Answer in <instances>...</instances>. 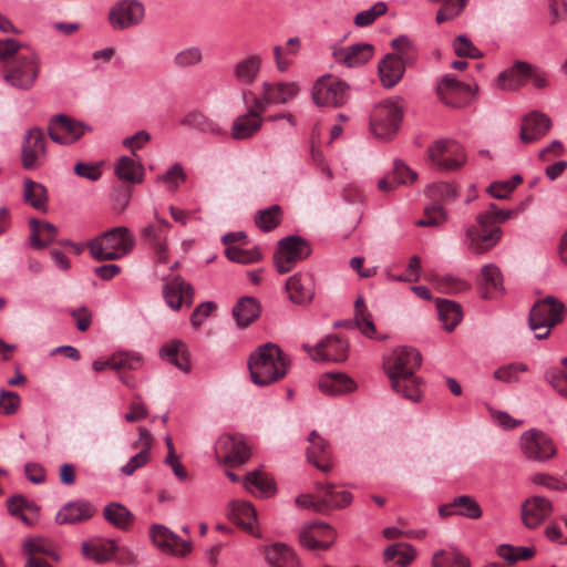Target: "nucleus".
I'll use <instances>...</instances> for the list:
<instances>
[{"label":"nucleus","mask_w":567,"mask_h":567,"mask_svg":"<svg viewBox=\"0 0 567 567\" xmlns=\"http://www.w3.org/2000/svg\"><path fill=\"white\" fill-rule=\"evenodd\" d=\"M421 353L412 347H398L384 360V370L394 392L417 402L422 396V382L415 375L421 367Z\"/></svg>","instance_id":"nucleus-1"},{"label":"nucleus","mask_w":567,"mask_h":567,"mask_svg":"<svg viewBox=\"0 0 567 567\" xmlns=\"http://www.w3.org/2000/svg\"><path fill=\"white\" fill-rule=\"evenodd\" d=\"M289 368L290 358L272 342L259 346L248 358L250 379L260 386L281 380Z\"/></svg>","instance_id":"nucleus-2"},{"label":"nucleus","mask_w":567,"mask_h":567,"mask_svg":"<svg viewBox=\"0 0 567 567\" xmlns=\"http://www.w3.org/2000/svg\"><path fill=\"white\" fill-rule=\"evenodd\" d=\"M135 237L125 226H117L89 240L86 248L97 261L117 260L128 255L135 247Z\"/></svg>","instance_id":"nucleus-3"},{"label":"nucleus","mask_w":567,"mask_h":567,"mask_svg":"<svg viewBox=\"0 0 567 567\" xmlns=\"http://www.w3.org/2000/svg\"><path fill=\"white\" fill-rule=\"evenodd\" d=\"M566 308L565 305L553 296H547L537 301L529 311L528 324L537 339L549 336L553 327L561 322Z\"/></svg>","instance_id":"nucleus-4"},{"label":"nucleus","mask_w":567,"mask_h":567,"mask_svg":"<svg viewBox=\"0 0 567 567\" xmlns=\"http://www.w3.org/2000/svg\"><path fill=\"white\" fill-rule=\"evenodd\" d=\"M403 116L399 99H389L378 103L370 115V128L381 140H391L398 132Z\"/></svg>","instance_id":"nucleus-5"},{"label":"nucleus","mask_w":567,"mask_h":567,"mask_svg":"<svg viewBox=\"0 0 567 567\" xmlns=\"http://www.w3.org/2000/svg\"><path fill=\"white\" fill-rule=\"evenodd\" d=\"M39 75V60L34 52L19 54L8 61L3 68V78L8 84L19 90H29Z\"/></svg>","instance_id":"nucleus-6"},{"label":"nucleus","mask_w":567,"mask_h":567,"mask_svg":"<svg viewBox=\"0 0 567 567\" xmlns=\"http://www.w3.org/2000/svg\"><path fill=\"white\" fill-rule=\"evenodd\" d=\"M427 157L431 166L442 172L458 169L466 162L463 147L453 140L434 142L427 148Z\"/></svg>","instance_id":"nucleus-7"},{"label":"nucleus","mask_w":567,"mask_h":567,"mask_svg":"<svg viewBox=\"0 0 567 567\" xmlns=\"http://www.w3.org/2000/svg\"><path fill=\"white\" fill-rule=\"evenodd\" d=\"M310 254L311 248L307 240L299 236H288L278 241L274 254L275 267L279 274H287Z\"/></svg>","instance_id":"nucleus-8"},{"label":"nucleus","mask_w":567,"mask_h":567,"mask_svg":"<svg viewBox=\"0 0 567 567\" xmlns=\"http://www.w3.org/2000/svg\"><path fill=\"white\" fill-rule=\"evenodd\" d=\"M349 85L332 75L319 78L312 90V99L317 105L339 107L349 100Z\"/></svg>","instance_id":"nucleus-9"},{"label":"nucleus","mask_w":567,"mask_h":567,"mask_svg":"<svg viewBox=\"0 0 567 567\" xmlns=\"http://www.w3.org/2000/svg\"><path fill=\"white\" fill-rule=\"evenodd\" d=\"M154 223L141 230V238L153 254L156 264H167L169 259L167 235L171 224L154 213Z\"/></svg>","instance_id":"nucleus-10"},{"label":"nucleus","mask_w":567,"mask_h":567,"mask_svg":"<svg viewBox=\"0 0 567 567\" xmlns=\"http://www.w3.org/2000/svg\"><path fill=\"white\" fill-rule=\"evenodd\" d=\"M215 455L218 463L235 467L248 461L250 450L241 436L224 434L215 444Z\"/></svg>","instance_id":"nucleus-11"},{"label":"nucleus","mask_w":567,"mask_h":567,"mask_svg":"<svg viewBox=\"0 0 567 567\" xmlns=\"http://www.w3.org/2000/svg\"><path fill=\"white\" fill-rule=\"evenodd\" d=\"M91 127L74 118L60 114L51 118L48 125L50 138L61 145H71L79 141Z\"/></svg>","instance_id":"nucleus-12"},{"label":"nucleus","mask_w":567,"mask_h":567,"mask_svg":"<svg viewBox=\"0 0 567 567\" xmlns=\"http://www.w3.org/2000/svg\"><path fill=\"white\" fill-rule=\"evenodd\" d=\"M476 91L477 86L460 82L452 75H444L436 85L440 100L445 105L457 109L467 106Z\"/></svg>","instance_id":"nucleus-13"},{"label":"nucleus","mask_w":567,"mask_h":567,"mask_svg":"<svg viewBox=\"0 0 567 567\" xmlns=\"http://www.w3.org/2000/svg\"><path fill=\"white\" fill-rule=\"evenodd\" d=\"M520 450L523 454L533 461H546L556 454V447L551 439L537 429L524 432L520 436Z\"/></svg>","instance_id":"nucleus-14"},{"label":"nucleus","mask_w":567,"mask_h":567,"mask_svg":"<svg viewBox=\"0 0 567 567\" xmlns=\"http://www.w3.org/2000/svg\"><path fill=\"white\" fill-rule=\"evenodd\" d=\"M302 349L315 361L343 362L348 358V343L337 336H328L317 346L302 344Z\"/></svg>","instance_id":"nucleus-15"},{"label":"nucleus","mask_w":567,"mask_h":567,"mask_svg":"<svg viewBox=\"0 0 567 567\" xmlns=\"http://www.w3.org/2000/svg\"><path fill=\"white\" fill-rule=\"evenodd\" d=\"M337 537L331 526L323 522H313L299 533L300 545L309 550H326L332 546Z\"/></svg>","instance_id":"nucleus-16"},{"label":"nucleus","mask_w":567,"mask_h":567,"mask_svg":"<svg viewBox=\"0 0 567 567\" xmlns=\"http://www.w3.org/2000/svg\"><path fill=\"white\" fill-rule=\"evenodd\" d=\"M502 238V230L497 226L480 225L466 229V246L475 255H483L491 250Z\"/></svg>","instance_id":"nucleus-17"},{"label":"nucleus","mask_w":567,"mask_h":567,"mask_svg":"<svg viewBox=\"0 0 567 567\" xmlns=\"http://www.w3.org/2000/svg\"><path fill=\"white\" fill-rule=\"evenodd\" d=\"M47 155L45 138L43 132L33 127L30 128L22 143V166L25 169H34L42 165Z\"/></svg>","instance_id":"nucleus-18"},{"label":"nucleus","mask_w":567,"mask_h":567,"mask_svg":"<svg viewBox=\"0 0 567 567\" xmlns=\"http://www.w3.org/2000/svg\"><path fill=\"white\" fill-rule=\"evenodd\" d=\"M143 18L144 7L135 0H124L116 3L109 14L111 25L117 30L138 24Z\"/></svg>","instance_id":"nucleus-19"},{"label":"nucleus","mask_w":567,"mask_h":567,"mask_svg":"<svg viewBox=\"0 0 567 567\" xmlns=\"http://www.w3.org/2000/svg\"><path fill=\"white\" fill-rule=\"evenodd\" d=\"M96 512V507L90 501H71L59 509L55 515V523L59 525L82 524L90 520Z\"/></svg>","instance_id":"nucleus-20"},{"label":"nucleus","mask_w":567,"mask_h":567,"mask_svg":"<svg viewBox=\"0 0 567 567\" xmlns=\"http://www.w3.org/2000/svg\"><path fill=\"white\" fill-rule=\"evenodd\" d=\"M150 534L154 545L165 553L184 556L192 549L189 542L183 540L164 525H153Z\"/></svg>","instance_id":"nucleus-21"},{"label":"nucleus","mask_w":567,"mask_h":567,"mask_svg":"<svg viewBox=\"0 0 567 567\" xmlns=\"http://www.w3.org/2000/svg\"><path fill=\"white\" fill-rule=\"evenodd\" d=\"M289 299L297 305H307L315 297L316 284L311 272H298L286 282Z\"/></svg>","instance_id":"nucleus-22"},{"label":"nucleus","mask_w":567,"mask_h":567,"mask_svg":"<svg viewBox=\"0 0 567 567\" xmlns=\"http://www.w3.org/2000/svg\"><path fill=\"white\" fill-rule=\"evenodd\" d=\"M553 512L551 503L542 496H533L522 504V520L527 528L538 527Z\"/></svg>","instance_id":"nucleus-23"},{"label":"nucleus","mask_w":567,"mask_h":567,"mask_svg":"<svg viewBox=\"0 0 567 567\" xmlns=\"http://www.w3.org/2000/svg\"><path fill=\"white\" fill-rule=\"evenodd\" d=\"M439 515L441 517L458 515L470 519H478L483 515V509L473 496L460 495L453 498L451 503L441 505Z\"/></svg>","instance_id":"nucleus-24"},{"label":"nucleus","mask_w":567,"mask_h":567,"mask_svg":"<svg viewBox=\"0 0 567 567\" xmlns=\"http://www.w3.org/2000/svg\"><path fill=\"white\" fill-rule=\"evenodd\" d=\"M308 441L310 443L307 447L308 461L319 471L323 473L330 472L333 467V463L328 442L320 436L317 431H312L309 434Z\"/></svg>","instance_id":"nucleus-25"},{"label":"nucleus","mask_w":567,"mask_h":567,"mask_svg":"<svg viewBox=\"0 0 567 567\" xmlns=\"http://www.w3.org/2000/svg\"><path fill=\"white\" fill-rule=\"evenodd\" d=\"M163 297L172 310H178L183 303L188 307L193 303L194 289L181 277H175L164 286Z\"/></svg>","instance_id":"nucleus-26"},{"label":"nucleus","mask_w":567,"mask_h":567,"mask_svg":"<svg viewBox=\"0 0 567 567\" xmlns=\"http://www.w3.org/2000/svg\"><path fill=\"white\" fill-rule=\"evenodd\" d=\"M374 48L369 43H357L346 48L333 50V58L337 62L348 68H357L363 65L373 56Z\"/></svg>","instance_id":"nucleus-27"},{"label":"nucleus","mask_w":567,"mask_h":567,"mask_svg":"<svg viewBox=\"0 0 567 567\" xmlns=\"http://www.w3.org/2000/svg\"><path fill=\"white\" fill-rule=\"evenodd\" d=\"M550 118L540 112L533 111L522 122L520 140L524 143H532L542 138L550 128Z\"/></svg>","instance_id":"nucleus-28"},{"label":"nucleus","mask_w":567,"mask_h":567,"mask_svg":"<svg viewBox=\"0 0 567 567\" xmlns=\"http://www.w3.org/2000/svg\"><path fill=\"white\" fill-rule=\"evenodd\" d=\"M261 56L258 54L248 55L233 66V78L239 85L249 86L251 85L261 69Z\"/></svg>","instance_id":"nucleus-29"},{"label":"nucleus","mask_w":567,"mask_h":567,"mask_svg":"<svg viewBox=\"0 0 567 567\" xmlns=\"http://www.w3.org/2000/svg\"><path fill=\"white\" fill-rule=\"evenodd\" d=\"M530 63L516 61L498 74L497 85L505 91H516L522 87L527 80V72L530 71Z\"/></svg>","instance_id":"nucleus-30"},{"label":"nucleus","mask_w":567,"mask_h":567,"mask_svg":"<svg viewBox=\"0 0 567 567\" xmlns=\"http://www.w3.org/2000/svg\"><path fill=\"white\" fill-rule=\"evenodd\" d=\"M477 286L484 299L492 298L496 292H503V276L495 264H487L482 267L477 278Z\"/></svg>","instance_id":"nucleus-31"},{"label":"nucleus","mask_w":567,"mask_h":567,"mask_svg":"<svg viewBox=\"0 0 567 567\" xmlns=\"http://www.w3.org/2000/svg\"><path fill=\"white\" fill-rule=\"evenodd\" d=\"M117 545L112 539L95 538L82 544V554L84 557L95 560L96 563H105L114 559Z\"/></svg>","instance_id":"nucleus-32"},{"label":"nucleus","mask_w":567,"mask_h":567,"mask_svg":"<svg viewBox=\"0 0 567 567\" xmlns=\"http://www.w3.org/2000/svg\"><path fill=\"white\" fill-rule=\"evenodd\" d=\"M262 124V117H254L251 112H246L234 118L230 126V136L235 141L249 140L261 130Z\"/></svg>","instance_id":"nucleus-33"},{"label":"nucleus","mask_w":567,"mask_h":567,"mask_svg":"<svg viewBox=\"0 0 567 567\" xmlns=\"http://www.w3.org/2000/svg\"><path fill=\"white\" fill-rule=\"evenodd\" d=\"M265 557L274 567H300L296 553L286 544L275 543L265 550Z\"/></svg>","instance_id":"nucleus-34"},{"label":"nucleus","mask_w":567,"mask_h":567,"mask_svg":"<svg viewBox=\"0 0 567 567\" xmlns=\"http://www.w3.org/2000/svg\"><path fill=\"white\" fill-rule=\"evenodd\" d=\"M404 61L394 53H389L379 64V74L385 87L394 86L403 76Z\"/></svg>","instance_id":"nucleus-35"},{"label":"nucleus","mask_w":567,"mask_h":567,"mask_svg":"<svg viewBox=\"0 0 567 567\" xmlns=\"http://www.w3.org/2000/svg\"><path fill=\"white\" fill-rule=\"evenodd\" d=\"M161 357L183 372L190 371L187 347L182 340H172L161 349Z\"/></svg>","instance_id":"nucleus-36"},{"label":"nucleus","mask_w":567,"mask_h":567,"mask_svg":"<svg viewBox=\"0 0 567 567\" xmlns=\"http://www.w3.org/2000/svg\"><path fill=\"white\" fill-rule=\"evenodd\" d=\"M319 389L328 395H340L354 390L352 379L343 373H326L319 379Z\"/></svg>","instance_id":"nucleus-37"},{"label":"nucleus","mask_w":567,"mask_h":567,"mask_svg":"<svg viewBox=\"0 0 567 567\" xmlns=\"http://www.w3.org/2000/svg\"><path fill=\"white\" fill-rule=\"evenodd\" d=\"M260 313V306L255 298L243 297L233 308V316L239 328H246L252 323Z\"/></svg>","instance_id":"nucleus-38"},{"label":"nucleus","mask_w":567,"mask_h":567,"mask_svg":"<svg viewBox=\"0 0 567 567\" xmlns=\"http://www.w3.org/2000/svg\"><path fill=\"white\" fill-rule=\"evenodd\" d=\"M30 226L32 229L30 244L35 249H42L51 245L58 236V228L52 223H40L37 219H31Z\"/></svg>","instance_id":"nucleus-39"},{"label":"nucleus","mask_w":567,"mask_h":567,"mask_svg":"<svg viewBox=\"0 0 567 567\" xmlns=\"http://www.w3.org/2000/svg\"><path fill=\"white\" fill-rule=\"evenodd\" d=\"M114 173L122 181L138 184L143 181L144 167L140 161L130 156H122L114 167Z\"/></svg>","instance_id":"nucleus-40"},{"label":"nucleus","mask_w":567,"mask_h":567,"mask_svg":"<svg viewBox=\"0 0 567 567\" xmlns=\"http://www.w3.org/2000/svg\"><path fill=\"white\" fill-rule=\"evenodd\" d=\"M244 486L250 493L264 497L272 495L276 491L272 478L261 471L248 473L245 477Z\"/></svg>","instance_id":"nucleus-41"},{"label":"nucleus","mask_w":567,"mask_h":567,"mask_svg":"<svg viewBox=\"0 0 567 567\" xmlns=\"http://www.w3.org/2000/svg\"><path fill=\"white\" fill-rule=\"evenodd\" d=\"M261 89L268 94L272 104H285L299 93V86L296 83L264 82Z\"/></svg>","instance_id":"nucleus-42"},{"label":"nucleus","mask_w":567,"mask_h":567,"mask_svg":"<svg viewBox=\"0 0 567 567\" xmlns=\"http://www.w3.org/2000/svg\"><path fill=\"white\" fill-rule=\"evenodd\" d=\"M229 518L243 528L252 532L257 520V514L255 507L250 503L234 501L230 504Z\"/></svg>","instance_id":"nucleus-43"},{"label":"nucleus","mask_w":567,"mask_h":567,"mask_svg":"<svg viewBox=\"0 0 567 567\" xmlns=\"http://www.w3.org/2000/svg\"><path fill=\"white\" fill-rule=\"evenodd\" d=\"M182 124L198 130L203 133H208L213 135L224 134V130L218 122L208 117L199 111H192L188 114H186L185 117L182 120Z\"/></svg>","instance_id":"nucleus-44"},{"label":"nucleus","mask_w":567,"mask_h":567,"mask_svg":"<svg viewBox=\"0 0 567 567\" xmlns=\"http://www.w3.org/2000/svg\"><path fill=\"white\" fill-rule=\"evenodd\" d=\"M317 488L322 492L321 502L329 508H343L351 504L352 495L347 491H337L333 484L317 483Z\"/></svg>","instance_id":"nucleus-45"},{"label":"nucleus","mask_w":567,"mask_h":567,"mask_svg":"<svg viewBox=\"0 0 567 567\" xmlns=\"http://www.w3.org/2000/svg\"><path fill=\"white\" fill-rule=\"evenodd\" d=\"M23 199L33 208L45 210L48 202L47 189L42 184L31 178H25L23 182Z\"/></svg>","instance_id":"nucleus-46"},{"label":"nucleus","mask_w":567,"mask_h":567,"mask_svg":"<svg viewBox=\"0 0 567 567\" xmlns=\"http://www.w3.org/2000/svg\"><path fill=\"white\" fill-rule=\"evenodd\" d=\"M432 567H471V561L456 548H447L433 555Z\"/></svg>","instance_id":"nucleus-47"},{"label":"nucleus","mask_w":567,"mask_h":567,"mask_svg":"<svg viewBox=\"0 0 567 567\" xmlns=\"http://www.w3.org/2000/svg\"><path fill=\"white\" fill-rule=\"evenodd\" d=\"M103 515L110 524L120 529H127L134 519V515L120 503L106 505Z\"/></svg>","instance_id":"nucleus-48"},{"label":"nucleus","mask_w":567,"mask_h":567,"mask_svg":"<svg viewBox=\"0 0 567 567\" xmlns=\"http://www.w3.org/2000/svg\"><path fill=\"white\" fill-rule=\"evenodd\" d=\"M386 561H393L394 567H405L415 558V549L409 544H394L388 547L384 553Z\"/></svg>","instance_id":"nucleus-49"},{"label":"nucleus","mask_w":567,"mask_h":567,"mask_svg":"<svg viewBox=\"0 0 567 567\" xmlns=\"http://www.w3.org/2000/svg\"><path fill=\"white\" fill-rule=\"evenodd\" d=\"M437 311L444 328L452 331L462 320L461 306L451 300H440L437 303Z\"/></svg>","instance_id":"nucleus-50"},{"label":"nucleus","mask_w":567,"mask_h":567,"mask_svg":"<svg viewBox=\"0 0 567 567\" xmlns=\"http://www.w3.org/2000/svg\"><path fill=\"white\" fill-rule=\"evenodd\" d=\"M355 315L354 321L357 328L368 338H373L375 334V326L372 320L371 313L364 303L362 297H359L354 303Z\"/></svg>","instance_id":"nucleus-51"},{"label":"nucleus","mask_w":567,"mask_h":567,"mask_svg":"<svg viewBox=\"0 0 567 567\" xmlns=\"http://www.w3.org/2000/svg\"><path fill=\"white\" fill-rule=\"evenodd\" d=\"M226 257L234 262L251 264L260 260L261 252L257 247L243 248L239 245H230L225 249Z\"/></svg>","instance_id":"nucleus-52"},{"label":"nucleus","mask_w":567,"mask_h":567,"mask_svg":"<svg viewBox=\"0 0 567 567\" xmlns=\"http://www.w3.org/2000/svg\"><path fill=\"white\" fill-rule=\"evenodd\" d=\"M281 215V207L279 205H272L271 207L259 210L256 215L255 223L261 230L270 231L280 224Z\"/></svg>","instance_id":"nucleus-53"},{"label":"nucleus","mask_w":567,"mask_h":567,"mask_svg":"<svg viewBox=\"0 0 567 567\" xmlns=\"http://www.w3.org/2000/svg\"><path fill=\"white\" fill-rule=\"evenodd\" d=\"M430 2L439 3L442 2L443 6L436 12V21L437 23H442L449 20H452L460 16L467 4L468 0H429Z\"/></svg>","instance_id":"nucleus-54"},{"label":"nucleus","mask_w":567,"mask_h":567,"mask_svg":"<svg viewBox=\"0 0 567 567\" xmlns=\"http://www.w3.org/2000/svg\"><path fill=\"white\" fill-rule=\"evenodd\" d=\"M432 280L443 293H457L470 288V284L452 275L433 276Z\"/></svg>","instance_id":"nucleus-55"},{"label":"nucleus","mask_w":567,"mask_h":567,"mask_svg":"<svg viewBox=\"0 0 567 567\" xmlns=\"http://www.w3.org/2000/svg\"><path fill=\"white\" fill-rule=\"evenodd\" d=\"M446 220V213L439 204H432L424 209L423 218L419 219L415 225L420 227H436Z\"/></svg>","instance_id":"nucleus-56"},{"label":"nucleus","mask_w":567,"mask_h":567,"mask_svg":"<svg viewBox=\"0 0 567 567\" xmlns=\"http://www.w3.org/2000/svg\"><path fill=\"white\" fill-rule=\"evenodd\" d=\"M427 196L435 202L451 203L456 196V188L449 183L432 184L426 188Z\"/></svg>","instance_id":"nucleus-57"},{"label":"nucleus","mask_w":567,"mask_h":567,"mask_svg":"<svg viewBox=\"0 0 567 567\" xmlns=\"http://www.w3.org/2000/svg\"><path fill=\"white\" fill-rule=\"evenodd\" d=\"M534 554L535 550L532 547H514L507 544L498 547V555L509 564H515L519 559H529Z\"/></svg>","instance_id":"nucleus-58"},{"label":"nucleus","mask_w":567,"mask_h":567,"mask_svg":"<svg viewBox=\"0 0 567 567\" xmlns=\"http://www.w3.org/2000/svg\"><path fill=\"white\" fill-rule=\"evenodd\" d=\"M142 365V359L138 354L128 352H117L111 357V369L136 370Z\"/></svg>","instance_id":"nucleus-59"},{"label":"nucleus","mask_w":567,"mask_h":567,"mask_svg":"<svg viewBox=\"0 0 567 567\" xmlns=\"http://www.w3.org/2000/svg\"><path fill=\"white\" fill-rule=\"evenodd\" d=\"M512 216V210L501 209L495 204H491L485 213L478 214L476 221L480 225H492L496 221H505Z\"/></svg>","instance_id":"nucleus-60"},{"label":"nucleus","mask_w":567,"mask_h":567,"mask_svg":"<svg viewBox=\"0 0 567 567\" xmlns=\"http://www.w3.org/2000/svg\"><path fill=\"white\" fill-rule=\"evenodd\" d=\"M388 6L385 2H378L368 10L359 12L354 18V23L358 27H368L372 24L377 18L385 14Z\"/></svg>","instance_id":"nucleus-61"},{"label":"nucleus","mask_w":567,"mask_h":567,"mask_svg":"<svg viewBox=\"0 0 567 567\" xmlns=\"http://www.w3.org/2000/svg\"><path fill=\"white\" fill-rule=\"evenodd\" d=\"M23 550L28 555V557H38L39 555H48L52 556L54 559H56L51 543L44 538H33L28 539L23 544Z\"/></svg>","instance_id":"nucleus-62"},{"label":"nucleus","mask_w":567,"mask_h":567,"mask_svg":"<svg viewBox=\"0 0 567 567\" xmlns=\"http://www.w3.org/2000/svg\"><path fill=\"white\" fill-rule=\"evenodd\" d=\"M202 59V50L198 47H190L179 51L174 56V63L178 68H188L198 64Z\"/></svg>","instance_id":"nucleus-63"},{"label":"nucleus","mask_w":567,"mask_h":567,"mask_svg":"<svg viewBox=\"0 0 567 567\" xmlns=\"http://www.w3.org/2000/svg\"><path fill=\"white\" fill-rule=\"evenodd\" d=\"M545 380L565 399H567V372L553 368L545 372Z\"/></svg>","instance_id":"nucleus-64"}]
</instances>
